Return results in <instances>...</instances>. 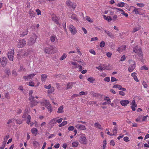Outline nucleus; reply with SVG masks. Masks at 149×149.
Masks as SVG:
<instances>
[{
  "mask_svg": "<svg viewBox=\"0 0 149 149\" xmlns=\"http://www.w3.org/2000/svg\"><path fill=\"white\" fill-rule=\"evenodd\" d=\"M54 89L53 87H51L50 88V89L48 91V93H50L54 91Z\"/></svg>",
  "mask_w": 149,
  "mask_h": 149,
  "instance_id": "39",
  "label": "nucleus"
},
{
  "mask_svg": "<svg viewBox=\"0 0 149 149\" xmlns=\"http://www.w3.org/2000/svg\"><path fill=\"white\" fill-rule=\"evenodd\" d=\"M136 5L140 7H143L144 6V4L143 3H137Z\"/></svg>",
  "mask_w": 149,
  "mask_h": 149,
  "instance_id": "55",
  "label": "nucleus"
},
{
  "mask_svg": "<svg viewBox=\"0 0 149 149\" xmlns=\"http://www.w3.org/2000/svg\"><path fill=\"white\" fill-rule=\"evenodd\" d=\"M15 120L16 123L18 124H22V121L21 120L15 119Z\"/></svg>",
  "mask_w": 149,
  "mask_h": 149,
  "instance_id": "43",
  "label": "nucleus"
},
{
  "mask_svg": "<svg viewBox=\"0 0 149 149\" xmlns=\"http://www.w3.org/2000/svg\"><path fill=\"white\" fill-rule=\"evenodd\" d=\"M125 3L123 2H121L118 3L117 6L119 7H124L125 6Z\"/></svg>",
  "mask_w": 149,
  "mask_h": 149,
  "instance_id": "30",
  "label": "nucleus"
},
{
  "mask_svg": "<svg viewBox=\"0 0 149 149\" xmlns=\"http://www.w3.org/2000/svg\"><path fill=\"white\" fill-rule=\"evenodd\" d=\"M94 125L95 127L98 128L99 129H102L101 125L98 123H95Z\"/></svg>",
  "mask_w": 149,
  "mask_h": 149,
  "instance_id": "29",
  "label": "nucleus"
},
{
  "mask_svg": "<svg viewBox=\"0 0 149 149\" xmlns=\"http://www.w3.org/2000/svg\"><path fill=\"white\" fill-rule=\"evenodd\" d=\"M43 103H44V104H45V106L46 105H51V104L49 103V101L47 100H45L44 101Z\"/></svg>",
  "mask_w": 149,
  "mask_h": 149,
  "instance_id": "40",
  "label": "nucleus"
},
{
  "mask_svg": "<svg viewBox=\"0 0 149 149\" xmlns=\"http://www.w3.org/2000/svg\"><path fill=\"white\" fill-rule=\"evenodd\" d=\"M74 127L73 126H70L68 127V130L70 131H72L74 130Z\"/></svg>",
  "mask_w": 149,
  "mask_h": 149,
  "instance_id": "46",
  "label": "nucleus"
},
{
  "mask_svg": "<svg viewBox=\"0 0 149 149\" xmlns=\"http://www.w3.org/2000/svg\"><path fill=\"white\" fill-rule=\"evenodd\" d=\"M129 138L127 136L124 137L123 138L124 140L126 142H128L129 141Z\"/></svg>",
  "mask_w": 149,
  "mask_h": 149,
  "instance_id": "59",
  "label": "nucleus"
},
{
  "mask_svg": "<svg viewBox=\"0 0 149 149\" xmlns=\"http://www.w3.org/2000/svg\"><path fill=\"white\" fill-rule=\"evenodd\" d=\"M58 19L57 17H53L52 18V20L53 21L55 22L57 25L60 26V24L58 21Z\"/></svg>",
  "mask_w": 149,
  "mask_h": 149,
  "instance_id": "20",
  "label": "nucleus"
},
{
  "mask_svg": "<svg viewBox=\"0 0 149 149\" xmlns=\"http://www.w3.org/2000/svg\"><path fill=\"white\" fill-rule=\"evenodd\" d=\"M98 40V38L97 37H95L94 38H91V41H93L95 40Z\"/></svg>",
  "mask_w": 149,
  "mask_h": 149,
  "instance_id": "58",
  "label": "nucleus"
},
{
  "mask_svg": "<svg viewBox=\"0 0 149 149\" xmlns=\"http://www.w3.org/2000/svg\"><path fill=\"white\" fill-rule=\"evenodd\" d=\"M104 80L106 81L109 82L110 80V78L109 77H107L104 79Z\"/></svg>",
  "mask_w": 149,
  "mask_h": 149,
  "instance_id": "56",
  "label": "nucleus"
},
{
  "mask_svg": "<svg viewBox=\"0 0 149 149\" xmlns=\"http://www.w3.org/2000/svg\"><path fill=\"white\" fill-rule=\"evenodd\" d=\"M117 10L122 12L121 14L124 15L125 17H127L128 16V14L126 13L122 9L120 8L117 9Z\"/></svg>",
  "mask_w": 149,
  "mask_h": 149,
  "instance_id": "25",
  "label": "nucleus"
},
{
  "mask_svg": "<svg viewBox=\"0 0 149 149\" xmlns=\"http://www.w3.org/2000/svg\"><path fill=\"white\" fill-rule=\"evenodd\" d=\"M91 95L93 97H98L100 96V94L98 93H92Z\"/></svg>",
  "mask_w": 149,
  "mask_h": 149,
  "instance_id": "37",
  "label": "nucleus"
},
{
  "mask_svg": "<svg viewBox=\"0 0 149 149\" xmlns=\"http://www.w3.org/2000/svg\"><path fill=\"white\" fill-rule=\"evenodd\" d=\"M36 12H37V14L38 15L41 14V12L40 10L39 9H37L36 10Z\"/></svg>",
  "mask_w": 149,
  "mask_h": 149,
  "instance_id": "61",
  "label": "nucleus"
},
{
  "mask_svg": "<svg viewBox=\"0 0 149 149\" xmlns=\"http://www.w3.org/2000/svg\"><path fill=\"white\" fill-rule=\"evenodd\" d=\"M68 16L69 18L74 20H77V15L75 14L70 13L69 14Z\"/></svg>",
  "mask_w": 149,
  "mask_h": 149,
  "instance_id": "15",
  "label": "nucleus"
},
{
  "mask_svg": "<svg viewBox=\"0 0 149 149\" xmlns=\"http://www.w3.org/2000/svg\"><path fill=\"white\" fill-rule=\"evenodd\" d=\"M87 80L91 83H93L95 79L93 77H89L88 78Z\"/></svg>",
  "mask_w": 149,
  "mask_h": 149,
  "instance_id": "35",
  "label": "nucleus"
},
{
  "mask_svg": "<svg viewBox=\"0 0 149 149\" xmlns=\"http://www.w3.org/2000/svg\"><path fill=\"white\" fill-rule=\"evenodd\" d=\"M5 73L8 76L10 73V70L8 69H6L5 70Z\"/></svg>",
  "mask_w": 149,
  "mask_h": 149,
  "instance_id": "45",
  "label": "nucleus"
},
{
  "mask_svg": "<svg viewBox=\"0 0 149 149\" xmlns=\"http://www.w3.org/2000/svg\"><path fill=\"white\" fill-rule=\"evenodd\" d=\"M56 38V36H51L50 40L52 42H54Z\"/></svg>",
  "mask_w": 149,
  "mask_h": 149,
  "instance_id": "34",
  "label": "nucleus"
},
{
  "mask_svg": "<svg viewBox=\"0 0 149 149\" xmlns=\"http://www.w3.org/2000/svg\"><path fill=\"white\" fill-rule=\"evenodd\" d=\"M0 61L3 67L5 66L7 63V59L5 57H2L0 58Z\"/></svg>",
  "mask_w": 149,
  "mask_h": 149,
  "instance_id": "7",
  "label": "nucleus"
},
{
  "mask_svg": "<svg viewBox=\"0 0 149 149\" xmlns=\"http://www.w3.org/2000/svg\"><path fill=\"white\" fill-rule=\"evenodd\" d=\"M28 55V51H19V52L18 53V54H17L18 55L22 56V57L27 56Z\"/></svg>",
  "mask_w": 149,
  "mask_h": 149,
  "instance_id": "8",
  "label": "nucleus"
},
{
  "mask_svg": "<svg viewBox=\"0 0 149 149\" xmlns=\"http://www.w3.org/2000/svg\"><path fill=\"white\" fill-rule=\"evenodd\" d=\"M37 38V36L35 34H33L31 37L28 39V44L29 45H33L36 42Z\"/></svg>",
  "mask_w": 149,
  "mask_h": 149,
  "instance_id": "1",
  "label": "nucleus"
},
{
  "mask_svg": "<svg viewBox=\"0 0 149 149\" xmlns=\"http://www.w3.org/2000/svg\"><path fill=\"white\" fill-rule=\"evenodd\" d=\"M69 29L72 35L75 34L77 32V30L75 27L72 25H70L69 26Z\"/></svg>",
  "mask_w": 149,
  "mask_h": 149,
  "instance_id": "5",
  "label": "nucleus"
},
{
  "mask_svg": "<svg viewBox=\"0 0 149 149\" xmlns=\"http://www.w3.org/2000/svg\"><path fill=\"white\" fill-rule=\"evenodd\" d=\"M31 131L33 135L36 136L37 135L38 130L36 128H33L32 129Z\"/></svg>",
  "mask_w": 149,
  "mask_h": 149,
  "instance_id": "23",
  "label": "nucleus"
},
{
  "mask_svg": "<svg viewBox=\"0 0 149 149\" xmlns=\"http://www.w3.org/2000/svg\"><path fill=\"white\" fill-rule=\"evenodd\" d=\"M139 48L137 46H136L134 47L133 48V51L134 52H135V53H138L139 51L138 49Z\"/></svg>",
  "mask_w": 149,
  "mask_h": 149,
  "instance_id": "31",
  "label": "nucleus"
},
{
  "mask_svg": "<svg viewBox=\"0 0 149 149\" xmlns=\"http://www.w3.org/2000/svg\"><path fill=\"white\" fill-rule=\"evenodd\" d=\"M117 16L116 15H114L113 18V21H116L117 20Z\"/></svg>",
  "mask_w": 149,
  "mask_h": 149,
  "instance_id": "64",
  "label": "nucleus"
},
{
  "mask_svg": "<svg viewBox=\"0 0 149 149\" xmlns=\"http://www.w3.org/2000/svg\"><path fill=\"white\" fill-rule=\"evenodd\" d=\"M38 72L35 73L31 74L28 76H24L23 78L25 80H28L29 79H31L32 78H33V77L35 76L36 75V74Z\"/></svg>",
  "mask_w": 149,
  "mask_h": 149,
  "instance_id": "10",
  "label": "nucleus"
},
{
  "mask_svg": "<svg viewBox=\"0 0 149 149\" xmlns=\"http://www.w3.org/2000/svg\"><path fill=\"white\" fill-rule=\"evenodd\" d=\"M26 44V42L24 39L19 40V42L17 44V46L19 48H22L24 47Z\"/></svg>",
  "mask_w": 149,
  "mask_h": 149,
  "instance_id": "4",
  "label": "nucleus"
},
{
  "mask_svg": "<svg viewBox=\"0 0 149 149\" xmlns=\"http://www.w3.org/2000/svg\"><path fill=\"white\" fill-rule=\"evenodd\" d=\"M14 51L11 50L8 54V58L10 60L13 61V59Z\"/></svg>",
  "mask_w": 149,
  "mask_h": 149,
  "instance_id": "11",
  "label": "nucleus"
},
{
  "mask_svg": "<svg viewBox=\"0 0 149 149\" xmlns=\"http://www.w3.org/2000/svg\"><path fill=\"white\" fill-rule=\"evenodd\" d=\"M12 74L15 76H16L17 74V72L15 70H13L12 72Z\"/></svg>",
  "mask_w": 149,
  "mask_h": 149,
  "instance_id": "48",
  "label": "nucleus"
},
{
  "mask_svg": "<svg viewBox=\"0 0 149 149\" xmlns=\"http://www.w3.org/2000/svg\"><path fill=\"white\" fill-rule=\"evenodd\" d=\"M117 81V79L114 77H112L111 79V81L112 82Z\"/></svg>",
  "mask_w": 149,
  "mask_h": 149,
  "instance_id": "52",
  "label": "nucleus"
},
{
  "mask_svg": "<svg viewBox=\"0 0 149 149\" xmlns=\"http://www.w3.org/2000/svg\"><path fill=\"white\" fill-rule=\"evenodd\" d=\"M78 142H75L72 143V146L73 147H76L78 146Z\"/></svg>",
  "mask_w": 149,
  "mask_h": 149,
  "instance_id": "44",
  "label": "nucleus"
},
{
  "mask_svg": "<svg viewBox=\"0 0 149 149\" xmlns=\"http://www.w3.org/2000/svg\"><path fill=\"white\" fill-rule=\"evenodd\" d=\"M28 85L31 86H34V83L33 81L29 82Z\"/></svg>",
  "mask_w": 149,
  "mask_h": 149,
  "instance_id": "51",
  "label": "nucleus"
},
{
  "mask_svg": "<svg viewBox=\"0 0 149 149\" xmlns=\"http://www.w3.org/2000/svg\"><path fill=\"white\" fill-rule=\"evenodd\" d=\"M119 95H120L124 96L125 95L124 92L122 91H119Z\"/></svg>",
  "mask_w": 149,
  "mask_h": 149,
  "instance_id": "57",
  "label": "nucleus"
},
{
  "mask_svg": "<svg viewBox=\"0 0 149 149\" xmlns=\"http://www.w3.org/2000/svg\"><path fill=\"white\" fill-rule=\"evenodd\" d=\"M126 58L125 55L123 56L121 58L120 61H124L125 59Z\"/></svg>",
  "mask_w": 149,
  "mask_h": 149,
  "instance_id": "54",
  "label": "nucleus"
},
{
  "mask_svg": "<svg viewBox=\"0 0 149 149\" xmlns=\"http://www.w3.org/2000/svg\"><path fill=\"white\" fill-rule=\"evenodd\" d=\"M103 17L105 20L109 22L111 21L112 19V18L110 16H107L106 15H103Z\"/></svg>",
  "mask_w": 149,
  "mask_h": 149,
  "instance_id": "22",
  "label": "nucleus"
},
{
  "mask_svg": "<svg viewBox=\"0 0 149 149\" xmlns=\"http://www.w3.org/2000/svg\"><path fill=\"white\" fill-rule=\"evenodd\" d=\"M132 106H135V107L137 106V104H136L135 101L134 100H132Z\"/></svg>",
  "mask_w": 149,
  "mask_h": 149,
  "instance_id": "47",
  "label": "nucleus"
},
{
  "mask_svg": "<svg viewBox=\"0 0 149 149\" xmlns=\"http://www.w3.org/2000/svg\"><path fill=\"white\" fill-rule=\"evenodd\" d=\"M86 19L89 22H93V21H92V20L90 19V18L88 17V16H87L86 17Z\"/></svg>",
  "mask_w": 149,
  "mask_h": 149,
  "instance_id": "63",
  "label": "nucleus"
},
{
  "mask_svg": "<svg viewBox=\"0 0 149 149\" xmlns=\"http://www.w3.org/2000/svg\"><path fill=\"white\" fill-rule=\"evenodd\" d=\"M142 84L144 88H147L148 86L147 84L145 82H143Z\"/></svg>",
  "mask_w": 149,
  "mask_h": 149,
  "instance_id": "62",
  "label": "nucleus"
},
{
  "mask_svg": "<svg viewBox=\"0 0 149 149\" xmlns=\"http://www.w3.org/2000/svg\"><path fill=\"white\" fill-rule=\"evenodd\" d=\"M67 57V55L66 54L64 53L63 54V55L60 58V60L61 61H62L65 58Z\"/></svg>",
  "mask_w": 149,
  "mask_h": 149,
  "instance_id": "36",
  "label": "nucleus"
},
{
  "mask_svg": "<svg viewBox=\"0 0 149 149\" xmlns=\"http://www.w3.org/2000/svg\"><path fill=\"white\" fill-rule=\"evenodd\" d=\"M138 55L139 56V58L140 59H141L143 58V54L142 53V51L141 48H139L138 49Z\"/></svg>",
  "mask_w": 149,
  "mask_h": 149,
  "instance_id": "18",
  "label": "nucleus"
},
{
  "mask_svg": "<svg viewBox=\"0 0 149 149\" xmlns=\"http://www.w3.org/2000/svg\"><path fill=\"white\" fill-rule=\"evenodd\" d=\"M104 31L111 38H114V36L112 33L110 32L109 31L106 30H104Z\"/></svg>",
  "mask_w": 149,
  "mask_h": 149,
  "instance_id": "17",
  "label": "nucleus"
},
{
  "mask_svg": "<svg viewBox=\"0 0 149 149\" xmlns=\"http://www.w3.org/2000/svg\"><path fill=\"white\" fill-rule=\"evenodd\" d=\"M53 48L52 46L49 47H46L44 49V52L46 53L52 54L53 53Z\"/></svg>",
  "mask_w": 149,
  "mask_h": 149,
  "instance_id": "6",
  "label": "nucleus"
},
{
  "mask_svg": "<svg viewBox=\"0 0 149 149\" xmlns=\"http://www.w3.org/2000/svg\"><path fill=\"white\" fill-rule=\"evenodd\" d=\"M75 127L80 130H85L86 129L85 126L82 125L77 124L75 126Z\"/></svg>",
  "mask_w": 149,
  "mask_h": 149,
  "instance_id": "13",
  "label": "nucleus"
},
{
  "mask_svg": "<svg viewBox=\"0 0 149 149\" xmlns=\"http://www.w3.org/2000/svg\"><path fill=\"white\" fill-rule=\"evenodd\" d=\"M63 105H62L58 109L57 112L58 113H63Z\"/></svg>",
  "mask_w": 149,
  "mask_h": 149,
  "instance_id": "24",
  "label": "nucleus"
},
{
  "mask_svg": "<svg viewBox=\"0 0 149 149\" xmlns=\"http://www.w3.org/2000/svg\"><path fill=\"white\" fill-rule=\"evenodd\" d=\"M29 13L30 16L31 17V18L35 17L36 13L34 12V11L32 10H30L29 11Z\"/></svg>",
  "mask_w": 149,
  "mask_h": 149,
  "instance_id": "19",
  "label": "nucleus"
},
{
  "mask_svg": "<svg viewBox=\"0 0 149 149\" xmlns=\"http://www.w3.org/2000/svg\"><path fill=\"white\" fill-rule=\"evenodd\" d=\"M130 102V101L127 100H122L120 102V104L123 106H125L128 104Z\"/></svg>",
  "mask_w": 149,
  "mask_h": 149,
  "instance_id": "12",
  "label": "nucleus"
},
{
  "mask_svg": "<svg viewBox=\"0 0 149 149\" xmlns=\"http://www.w3.org/2000/svg\"><path fill=\"white\" fill-rule=\"evenodd\" d=\"M56 118L53 119L51 120L49 122V124L51 125V127H52L54 126V124L57 123L56 121Z\"/></svg>",
  "mask_w": 149,
  "mask_h": 149,
  "instance_id": "16",
  "label": "nucleus"
},
{
  "mask_svg": "<svg viewBox=\"0 0 149 149\" xmlns=\"http://www.w3.org/2000/svg\"><path fill=\"white\" fill-rule=\"evenodd\" d=\"M141 28V26H139L138 27H135L134 28L132 32L133 33H134L136 31H138Z\"/></svg>",
  "mask_w": 149,
  "mask_h": 149,
  "instance_id": "28",
  "label": "nucleus"
},
{
  "mask_svg": "<svg viewBox=\"0 0 149 149\" xmlns=\"http://www.w3.org/2000/svg\"><path fill=\"white\" fill-rule=\"evenodd\" d=\"M105 45V42L104 41H102L100 44V47L102 48L104 47Z\"/></svg>",
  "mask_w": 149,
  "mask_h": 149,
  "instance_id": "38",
  "label": "nucleus"
},
{
  "mask_svg": "<svg viewBox=\"0 0 149 149\" xmlns=\"http://www.w3.org/2000/svg\"><path fill=\"white\" fill-rule=\"evenodd\" d=\"M31 116L30 115H29L27 117V121L26 122V123L28 124H29L30 122V120H31Z\"/></svg>",
  "mask_w": 149,
  "mask_h": 149,
  "instance_id": "32",
  "label": "nucleus"
},
{
  "mask_svg": "<svg viewBox=\"0 0 149 149\" xmlns=\"http://www.w3.org/2000/svg\"><path fill=\"white\" fill-rule=\"evenodd\" d=\"M63 120V118H61L58 119H56V121L57 122V123H60L62 122Z\"/></svg>",
  "mask_w": 149,
  "mask_h": 149,
  "instance_id": "60",
  "label": "nucleus"
},
{
  "mask_svg": "<svg viewBox=\"0 0 149 149\" xmlns=\"http://www.w3.org/2000/svg\"><path fill=\"white\" fill-rule=\"evenodd\" d=\"M89 52L91 54L95 55L96 54V53L95 51L93 49H90L89 50Z\"/></svg>",
  "mask_w": 149,
  "mask_h": 149,
  "instance_id": "49",
  "label": "nucleus"
},
{
  "mask_svg": "<svg viewBox=\"0 0 149 149\" xmlns=\"http://www.w3.org/2000/svg\"><path fill=\"white\" fill-rule=\"evenodd\" d=\"M6 143V141H3L2 143L1 146L0 147V149H3Z\"/></svg>",
  "mask_w": 149,
  "mask_h": 149,
  "instance_id": "33",
  "label": "nucleus"
},
{
  "mask_svg": "<svg viewBox=\"0 0 149 149\" xmlns=\"http://www.w3.org/2000/svg\"><path fill=\"white\" fill-rule=\"evenodd\" d=\"M138 8H135L134 10H133V12H134L135 14H139V12L138 10Z\"/></svg>",
  "mask_w": 149,
  "mask_h": 149,
  "instance_id": "42",
  "label": "nucleus"
},
{
  "mask_svg": "<svg viewBox=\"0 0 149 149\" xmlns=\"http://www.w3.org/2000/svg\"><path fill=\"white\" fill-rule=\"evenodd\" d=\"M28 28L25 31H24L22 33V34H20V37H23L26 35L28 34Z\"/></svg>",
  "mask_w": 149,
  "mask_h": 149,
  "instance_id": "27",
  "label": "nucleus"
},
{
  "mask_svg": "<svg viewBox=\"0 0 149 149\" xmlns=\"http://www.w3.org/2000/svg\"><path fill=\"white\" fill-rule=\"evenodd\" d=\"M75 83L73 82H70L68 83L67 84V88L66 89L68 90L69 89L71 88L73 86V84H75Z\"/></svg>",
  "mask_w": 149,
  "mask_h": 149,
  "instance_id": "14",
  "label": "nucleus"
},
{
  "mask_svg": "<svg viewBox=\"0 0 149 149\" xmlns=\"http://www.w3.org/2000/svg\"><path fill=\"white\" fill-rule=\"evenodd\" d=\"M96 68L100 71H102L104 70V69L102 68L100 66H99L98 67H96Z\"/></svg>",
  "mask_w": 149,
  "mask_h": 149,
  "instance_id": "50",
  "label": "nucleus"
},
{
  "mask_svg": "<svg viewBox=\"0 0 149 149\" xmlns=\"http://www.w3.org/2000/svg\"><path fill=\"white\" fill-rule=\"evenodd\" d=\"M66 4L67 5L70 7L74 9H75L76 5L75 4H73L69 0H68L66 1Z\"/></svg>",
  "mask_w": 149,
  "mask_h": 149,
  "instance_id": "9",
  "label": "nucleus"
},
{
  "mask_svg": "<svg viewBox=\"0 0 149 149\" xmlns=\"http://www.w3.org/2000/svg\"><path fill=\"white\" fill-rule=\"evenodd\" d=\"M79 141L80 143L82 144L86 145L87 143V140L86 137V135L85 134H81L79 135Z\"/></svg>",
  "mask_w": 149,
  "mask_h": 149,
  "instance_id": "3",
  "label": "nucleus"
},
{
  "mask_svg": "<svg viewBox=\"0 0 149 149\" xmlns=\"http://www.w3.org/2000/svg\"><path fill=\"white\" fill-rule=\"evenodd\" d=\"M47 77V75L46 74H42V75L41 80L42 82L45 81Z\"/></svg>",
  "mask_w": 149,
  "mask_h": 149,
  "instance_id": "26",
  "label": "nucleus"
},
{
  "mask_svg": "<svg viewBox=\"0 0 149 149\" xmlns=\"http://www.w3.org/2000/svg\"><path fill=\"white\" fill-rule=\"evenodd\" d=\"M38 103V102L34 100L31 101L30 104L31 107H33L36 105Z\"/></svg>",
  "mask_w": 149,
  "mask_h": 149,
  "instance_id": "21",
  "label": "nucleus"
},
{
  "mask_svg": "<svg viewBox=\"0 0 149 149\" xmlns=\"http://www.w3.org/2000/svg\"><path fill=\"white\" fill-rule=\"evenodd\" d=\"M63 26L65 29V31H66V22H64L63 23Z\"/></svg>",
  "mask_w": 149,
  "mask_h": 149,
  "instance_id": "53",
  "label": "nucleus"
},
{
  "mask_svg": "<svg viewBox=\"0 0 149 149\" xmlns=\"http://www.w3.org/2000/svg\"><path fill=\"white\" fill-rule=\"evenodd\" d=\"M135 62L132 60H130L128 68V71L130 72H132L135 68Z\"/></svg>",
  "mask_w": 149,
  "mask_h": 149,
  "instance_id": "2",
  "label": "nucleus"
},
{
  "mask_svg": "<svg viewBox=\"0 0 149 149\" xmlns=\"http://www.w3.org/2000/svg\"><path fill=\"white\" fill-rule=\"evenodd\" d=\"M26 71V69L24 68L23 65H21L20 66L19 70V71Z\"/></svg>",
  "mask_w": 149,
  "mask_h": 149,
  "instance_id": "41",
  "label": "nucleus"
}]
</instances>
